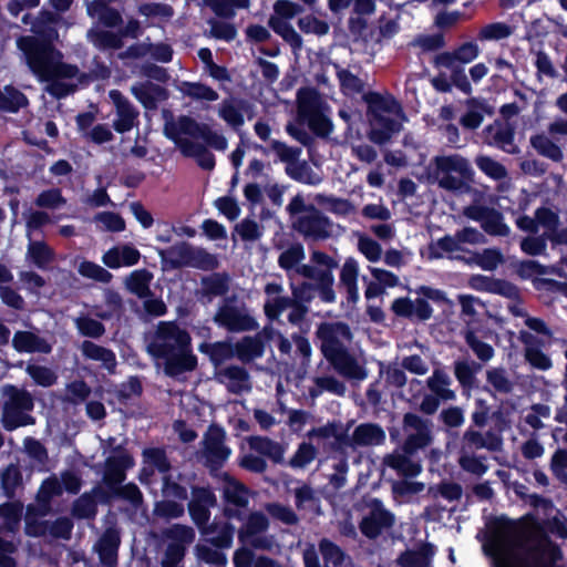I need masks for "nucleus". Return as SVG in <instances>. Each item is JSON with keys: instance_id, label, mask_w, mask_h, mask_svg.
<instances>
[{"instance_id": "052dcab7", "label": "nucleus", "mask_w": 567, "mask_h": 567, "mask_svg": "<svg viewBox=\"0 0 567 567\" xmlns=\"http://www.w3.org/2000/svg\"><path fill=\"white\" fill-rule=\"evenodd\" d=\"M209 6L217 16L231 18L238 9L248 8L249 0H210Z\"/></svg>"}, {"instance_id": "338daca9", "label": "nucleus", "mask_w": 567, "mask_h": 567, "mask_svg": "<svg viewBox=\"0 0 567 567\" xmlns=\"http://www.w3.org/2000/svg\"><path fill=\"white\" fill-rule=\"evenodd\" d=\"M550 417V408L544 404H535L526 411L524 421L534 430L542 429L544 421Z\"/></svg>"}, {"instance_id": "bf43d9fd", "label": "nucleus", "mask_w": 567, "mask_h": 567, "mask_svg": "<svg viewBox=\"0 0 567 567\" xmlns=\"http://www.w3.org/2000/svg\"><path fill=\"white\" fill-rule=\"evenodd\" d=\"M480 47L477 43L470 41L460 45L450 56L449 65L452 66L455 62L467 64L473 62L480 55Z\"/></svg>"}, {"instance_id": "aec40b11", "label": "nucleus", "mask_w": 567, "mask_h": 567, "mask_svg": "<svg viewBox=\"0 0 567 567\" xmlns=\"http://www.w3.org/2000/svg\"><path fill=\"white\" fill-rule=\"evenodd\" d=\"M223 491L226 499L225 514L240 518L248 505L249 494L243 484L227 474L223 475Z\"/></svg>"}, {"instance_id": "49530a36", "label": "nucleus", "mask_w": 567, "mask_h": 567, "mask_svg": "<svg viewBox=\"0 0 567 567\" xmlns=\"http://www.w3.org/2000/svg\"><path fill=\"white\" fill-rule=\"evenodd\" d=\"M384 463L404 476H416L421 472L420 464L411 461L405 454L400 452L386 455Z\"/></svg>"}, {"instance_id": "69168bd1", "label": "nucleus", "mask_w": 567, "mask_h": 567, "mask_svg": "<svg viewBox=\"0 0 567 567\" xmlns=\"http://www.w3.org/2000/svg\"><path fill=\"white\" fill-rule=\"evenodd\" d=\"M317 456L316 447L307 442L301 443L293 456L289 461V465L292 468H305L309 465Z\"/></svg>"}, {"instance_id": "4be33fe9", "label": "nucleus", "mask_w": 567, "mask_h": 567, "mask_svg": "<svg viewBox=\"0 0 567 567\" xmlns=\"http://www.w3.org/2000/svg\"><path fill=\"white\" fill-rule=\"evenodd\" d=\"M109 95L116 110V117L113 122L115 131L118 133L131 131L135 126L138 112L120 91L112 90Z\"/></svg>"}, {"instance_id": "a19ab883", "label": "nucleus", "mask_w": 567, "mask_h": 567, "mask_svg": "<svg viewBox=\"0 0 567 567\" xmlns=\"http://www.w3.org/2000/svg\"><path fill=\"white\" fill-rule=\"evenodd\" d=\"M433 555V547L424 545L417 550L405 551L399 557L398 563L401 567H429Z\"/></svg>"}, {"instance_id": "8fccbe9b", "label": "nucleus", "mask_w": 567, "mask_h": 567, "mask_svg": "<svg viewBox=\"0 0 567 567\" xmlns=\"http://www.w3.org/2000/svg\"><path fill=\"white\" fill-rule=\"evenodd\" d=\"M87 39L100 49H115L121 47V35L102 30L100 24H95L87 31Z\"/></svg>"}, {"instance_id": "7ed1b4c3", "label": "nucleus", "mask_w": 567, "mask_h": 567, "mask_svg": "<svg viewBox=\"0 0 567 567\" xmlns=\"http://www.w3.org/2000/svg\"><path fill=\"white\" fill-rule=\"evenodd\" d=\"M165 135L172 140L183 155L193 157L205 169L215 166L214 155L207 151L210 146L217 151L227 148V140L213 131L207 124H202L188 116L167 120L164 126Z\"/></svg>"}, {"instance_id": "4468645a", "label": "nucleus", "mask_w": 567, "mask_h": 567, "mask_svg": "<svg viewBox=\"0 0 567 567\" xmlns=\"http://www.w3.org/2000/svg\"><path fill=\"white\" fill-rule=\"evenodd\" d=\"M158 254L163 260H168L174 266L208 267L214 262L209 254L187 243L176 244L166 250H159Z\"/></svg>"}, {"instance_id": "c756f323", "label": "nucleus", "mask_w": 567, "mask_h": 567, "mask_svg": "<svg viewBox=\"0 0 567 567\" xmlns=\"http://www.w3.org/2000/svg\"><path fill=\"white\" fill-rule=\"evenodd\" d=\"M465 251L466 248L462 246L457 235L455 234L454 236H445L432 243L429 247V257L442 258L446 256L450 258L461 259L463 258L462 254Z\"/></svg>"}, {"instance_id": "dca6fc26", "label": "nucleus", "mask_w": 567, "mask_h": 567, "mask_svg": "<svg viewBox=\"0 0 567 567\" xmlns=\"http://www.w3.org/2000/svg\"><path fill=\"white\" fill-rule=\"evenodd\" d=\"M403 426L406 434L403 446L405 454H413L431 443L430 421L423 420L416 414L408 413L404 415Z\"/></svg>"}, {"instance_id": "39448f33", "label": "nucleus", "mask_w": 567, "mask_h": 567, "mask_svg": "<svg viewBox=\"0 0 567 567\" xmlns=\"http://www.w3.org/2000/svg\"><path fill=\"white\" fill-rule=\"evenodd\" d=\"M146 348L152 357L163 360L168 375H177L196 367L190 336L173 321H161L155 331L148 334Z\"/></svg>"}, {"instance_id": "603ef678", "label": "nucleus", "mask_w": 567, "mask_h": 567, "mask_svg": "<svg viewBox=\"0 0 567 567\" xmlns=\"http://www.w3.org/2000/svg\"><path fill=\"white\" fill-rule=\"evenodd\" d=\"M179 91L184 95L197 101L213 102L218 99L216 91L202 83L184 82L181 84Z\"/></svg>"}, {"instance_id": "4c0bfd02", "label": "nucleus", "mask_w": 567, "mask_h": 567, "mask_svg": "<svg viewBox=\"0 0 567 567\" xmlns=\"http://www.w3.org/2000/svg\"><path fill=\"white\" fill-rule=\"evenodd\" d=\"M247 443L251 451L266 455L274 462L279 463L284 460L285 450L282 446L267 437L252 436L248 439Z\"/></svg>"}, {"instance_id": "f03ea898", "label": "nucleus", "mask_w": 567, "mask_h": 567, "mask_svg": "<svg viewBox=\"0 0 567 567\" xmlns=\"http://www.w3.org/2000/svg\"><path fill=\"white\" fill-rule=\"evenodd\" d=\"M55 14L42 11L31 25L34 35L20 37L17 47L32 74L48 83L47 91L60 99L74 91L80 78L79 70L63 63L62 54L51 45L58 38Z\"/></svg>"}, {"instance_id": "9b49d317", "label": "nucleus", "mask_w": 567, "mask_h": 567, "mask_svg": "<svg viewBox=\"0 0 567 567\" xmlns=\"http://www.w3.org/2000/svg\"><path fill=\"white\" fill-rule=\"evenodd\" d=\"M312 260L322 266V268H313L310 266H301L297 271L303 277L315 280L319 296L324 302H333L336 293L332 289L333 275L330 270L332 260L324 254L315 251Z\"/></svg>"}, {"instance_id": "a18cd8bd", "label": "nucleus", "mask_w": 567, "mask_h": 567, "mask_svg": "<svg viewBox=\"0 0 567 567\" xmlns=\"http://www.w3.org/2000/svg\"><path fill=\"white\" fill-rule=\"evenodd\" d=\"M522 339L526 344L525 358L527 362L538 370L545 371L550 369L553 365L550 358L533 344V337L523 332Z\"/></svg>"}, {"instance_id": "680f3d73", "label": "nucleus", "mask_w": 567, "mask_h": 567, "mask_svg": "<svg viewBox=\"0 0 567 567\" xmlns=\"http://www.w3.org/2000/svg\"><path fill=\"white\" fill-rule=\"evenodd\" d=\"M227 289L228 280L225 276L214 274L202 280V292L208 297L221 296Z\"/></svg>"}, {"instance_id": "6e6d98bb", "label": "nucleus", "mask_w": 567, "mask_h": 567, "mask_svg": "<svg viewBox=\"0 0 567 567\" xmlns=\"http://www.w3.org/2000/svg\"><path fill=\"white\" fill-rule=\"evenodd\" d=\"M264 346L258 338L245 337L236 344V354L243 361H250L261 357Z\"/></svg>"}, {"instance_id": "0eeeda50", "label": "nucleus", "mask_w": 567, "mask_h": 567, "mask_svg": "<svg viewBox=\"0 0 567 567\" xmlns=\"http://www.w3.org/2000/svg\"><path fill=\"white\" fill-rule=\"evenodd\" d=\"M516 226L523 231L537 234L539 236H527L520 241V249L529 256H542L546 254L547 240L551 238L558 226V216L549 208L542 207L535 212V217L522 215L516 218Z\"/></svg>"}, {"instance_id": "5701e85b", "label": "nucleus", "mask_w": 567, "mask_h": 567, "mask_svg": "<svg viewBox=\"0 0 567 567\" xmlns=\"http://www.w3.org/2000/svg\"><path fill=\"white\" fill-rule=\"evenodd\" d=\"M393 522L394 516L380 502L374 501L370 514L362 519L360 528L365 536L373 538L383 529L391 527Z\"/></svg>"}, {"instance_id": "c03bdc74", "label": "nucleus", "mask_w": 567, "mask_h": 567, "mask_svg": "<svg viewBox=\"0 0 567 567\" xmlns=\"http://www.w3.org/2000/svg\"><path fill=\"white\" fill-rule=\"evenodd\" d=\"M83 354L91 360L99 361L109 371H113L116 365L115 354L103 347H100L91 341L82 343Z\"/></svg>"}, {"instance_id": "2eb2a0df", "label": "nucleus", "mask_w": 567, "mask_h": 567, "mask_svg": "<svg viewBox=\"0 0 567 567\" xmlns=\"http://www.w3.org/2000/svg\"><path fill=\"white\" fill-rule=\"evenodd\" d=\"M340 117L347 123V142L351 144L352 153L362 162L372 163L377 158L375 150L367 144L355 145L354 142L361 138L360 124L362 114L360 112L342 109L339 111Z\"/></svg>"}, {"instance_id": "f704fd0d", "label": "nucleus", "mask_w": 567, "mask_h": 567, "mask_svg": "<svg viewBox=\"0 0 567 567\" xmlns=\"http://www.w3.org/2000/svg\"><path fill=\"white\" fill-rule=\"evenodd\" d=\"M436 174H457L464 177L468 174V162L460 155L437 156L434 159Z\"/></svg>"}, {"instance_id": "3c124183", "label": "nucleus", "mask_w": 567, "mask_h": 567, "mask_svg": "<svg viewBox=\"0 0 567 567\" xmlns=\"http://www.w3.org/2000/svg\"><path fill=\"white\" fill-rule=\"evenodd\" d=\"M27 258L38 268H45L53 259V251L42 241H32L30 239Z\"/></svg>"}, {"instance_id": "72a5a7b5", "label": "nucleus", "mask_w": 567, "mask_h": 567, "mask_svg": "<svg viewBox=\"0 0 567 567\" xmlns=\"http://www.w3.org/2000/svg\"><path fill=\"white\" fill-rule=\"evenodd\" d=\"M358 275L359 265L357 260L353 258L347 259L341 269L340 281L347 289L348 301L352 303L359 300Z\"/></svg>"}, {"instance_id": "2f4dec72", "label": "nucleus", "mask_w": 567, "mask_h": 567, "mask_svg": "<svg viewBox=\"0 0 567 567\" xmlns=\"http://www.w3.org/2000/svg\"><path fill=\"white\" fill-rule=\"evenodd\" d=\"M12 342L13 347L19 352L49 353L52 349L51 344L45 339L29 331L17 332Z\"/></svg>"}, {"instance_id": "7c9ffc66", "label": "nucleus", "mask_w": 567, "mask_h": 567, "mask_svg": "<svg viewBox=\"0 0 567 567\" xmlns=\"http://www.w3.org/2000/svg\"><path fill=\"white\" fill-rule=\"evenodd\" d=\"M86 12L92 19H96L99 23L113 28L121 22V14L117 10L110 8L106 0H93L86 3Z\"/></svg>"}, {"instance_id": "f8f14e48", "label": "nucleus", "mask_w": 567, "mask_h": 567, "mask_svg": "<svg viewBox=\"0 0 567 567\" xmlns=\"http://www.w3.org/2000/svg\"><path fill=\"white\" fill-rule=\"evenodd\" d=\"M317 337L323 355L329 359L347 350L352 339L349 327L342 322H326L319 326Z\"/></svg>"}, {"instance_id": "b1692460", "label": "nucleus", "mask_w": 567, "mask_h": 567, "mask_svg": "<svg viewBox=\"0 0 567 567\" xmlns=\"http://www.w3.org/2000/svg\"><path fill=\"white\" fill-rule=\"evenodd\" d=\"M141 252L132 245H118L110 248L102 257L103 264L111 268L131 267L138 262Z\"/></svg>"}, {"instance_id": "5fc2aeb1", "label": "nucleus", "mask_w": 567, "mask_h": 567, "mask_svg": "<svg viewBox=\"0 0 567 567\" xmlns=\"http://www.w3.org/2000/svg\"><path fill=\"white\" fill-rule=\"evenodd\" d=\"M27 97L12 86L0 90V109L8 112H17L27 105Z\"/></svg>"}, {"instance_id": "c85d7f7f", "label": "nucleus", "mask_w": 567, "mask_h": 567, "mask_svg": "<svg viewBox=\"0 0 567 567\" xmlns=\"http://www.w3.org/2000/svg\"><path fill=\"white\" fill-rule=\"evenodd\" d=\"M268 527V520L261 513L251 514L239 533V539L246 545L262 547V542L257 535Z\"/></svg>"}, {"instance_id": "c9c22d12", "label": "nucleus", "mask_w": 567, "mask_h": 567, "mask_svg": "<svg viewBox=\"0 0 567 567\" xmlns=\"http://www.w3.org/2000/svg\"><path fill=\"white\" fill-rule=\"evenodd\" d=\"M132 94L145 106L152 109L156 102L164 99V90L152 82H142L134 84L131 89Z\"/></svg>"}, {"instance_id": "f3484780", "label": "nucleus", "mask_w": 567, "mask_h": 567, "mask_svg": "<svg viewBox=\"0 0 567 567\" xmlns=\"http://www.w3.org/2000/svg\"><path fill=\"white\" fill-rule=\"evenodd\" d=\"M215 321L229 331L255 330L258 324L244 307L226 302L215 315Z\"/></svg>"}, {"instance_id": "79ce46f5", "label": "nucleus", "mask_w": 567, "mask_h": 567, "mask_svg": "<svg viewBox=\"0 0 567 567\" xmlns=\"http://www.w3.org/2000/svg\"><path fill=\"white\" fill-rule=\"evenodd\" d=\"M153 275L146 269H137L132 271L125 278V286L127 290L140 298L147 297L150 293V284Z\"/></svg>"}, {"instance_id": "6e6552de", "label": "nucleus", "mask_w": 567, "mask_h": 567, "mask_svg": "<svg viewBox=\"0 0 567 567\" xmlns=\"http://www.w3.org/2000/svg\"><path fill=\"white\" fill-rule=\"evenodd\" d=\"M298 114L316 134L326 136L331 133L330 107L317 91L302 89L298 92Z\"/></svg>"}, {"instance_id": "473e14b6", "label": "nucleus", "mask_w": 567, "mask_h": 567, "mask_svg": "<svg viewBox=\"0 0 567 567\" xmlns=\"http://www.w3.org/2000/svg\"><path fill=\"white\" fill-rule=\"evenodd\" d=\"M385 440L384 431L374 424H361L351 436L352 446L380 445Z\"/></svg>"}, {"instance_id": "423d86ee", "label": "nucleus", "mask_w": 567, "mask_h": 567, "mask_svg": "<svg viewBox=\"0 0 567 567\" xmlns=\"http://www.w3.org/2000/svg\"><path fill=\"white\" fill-rule=\"evenodd\" d=\"M363 97L368 104L369 138L375 144H384L402 127L404 115L401 106L391 96L368 93Z\"/></svg>"}, {"instance_id": "de8ad7c7", "label": "nucleus", "mask_w": 567, "mask_h": 567, "mask_svg": "<svg viewBox=\"0 0 567 567\" xmlns=\"http://www.w3.org/2000/svg\"><path fill=\"white\" fill-rule=\"evenodd\" d=\"M219 116L230 126L238 127L244 124L243 103L235 99L225 100L219 105Z\"/></svg>"}, {"instance_id": "1a4fd4ad", "label": "nucleus", "mask_w": 567, "mask_h": 567, "mask_svg": "<svg viewBox=\"0 0 567 567\" xmlns=\"http://www.w3.org/2000/svg\"><path fill=\"white\" fill-rule=\"evenodd\" d=\"M2 394L6 398L2 414L6 429L13 430L32 423L28 413L33 408V399L27 391L13 385H6L2 388Z\"/></svg>"}, {"instance_id": "774afa93", "label": "nucleus", "mask_w": 567, "mask_h": 567, "mask_svg": "<svg viewBox=\"0 0 567 567\" xmlns=\"http://www.w3.org/2000/svg\"><path fill=\"white\" fill-rule=\"evenodd\" d=\"M512 33L513 29L509 25L503 22H495L483 27L478 33V38L486 41H497L508 38Z\"/></svg>"}, {"instance_id": "864d4df0", "label": "nucleus", "mask_w": 567, "mask_h": 567, "mask_svg": "<svg viewBox=\"0 0 567 567\" xmlns=\"http://www.w3.org/2000/svg\"><path fill=\"white\" fill-rule=\"evenodd\" d=\"M465 449H487L497 450L501 441L497 436L487 434L483 435L478 432L468 431L464 435Z\"/></svg>"}, {"instance_id": "37998d69", "label": "nucleus", "mask_w": 567, "mask_h": 567, "mask_svg": "<svg viewBox=\"0 0 567 567\" xmlns=\"http://www.w3.org/2000/svg\"><path fill=\"white\" fill-rule=\"evenodd\" d=\"M537 511L544 509L547 516V524L559 537H567V519L560 515L559 512L553 506V504L546 499H540L536 504Z\"/></svg>"}, {"instance_id": "a211bd4d", "label": "nucleus", "mask_w": 567, "mask_h": 567, "mask_svg": "<svg viewBox=\"0 0 567 567\" xmlns=\"http://www.w3.org/2000/svg\"><path fill=\"white\" fill-rule=\"evenodd\" d=\"M225 432L212 426L205 434L202 455L210 468H216L225 463L230 456V449L225 444Z\"/></svg>"}, {"instance_id": "ddd939ff", "label": "nucleus", "mask_w": 567, "mask_h": 567, "mask_svg": "<svg viewBox=\"0 0 567 567\" xmlns=\"http://www.w3.org/2000/svg\"><path fill=\"white\" fill-rule=\"evenodd\" d=\"M463 213L470 219L478 221L489 235L507 236L511 233V228L504 223L502 214L494 208L486 207L481 200L465 207Z\"/></svg>"}, {"instance_id": "6ab92c4d", "label": "nucleus", "mask_w": 567, "mask_h": 567, "mask_svg": "<svg viewBox=\"0 0 567 567\" xmlns=\"http://www.w3.org/2000/svg\"><path fill=\"white\" fill-rule=\"evenodd\" d=\"M144 460L145 463L150 466H154L158 470L161 474H163V494L165 497H174L179 501H185L187 498V492L184 487L178 484L171 482V477L166 475V472L169 468V464L166 460V456L162 450L158 449H150L144 451Z\"/></svg>"}, {"instance_id": "09e8293b", "label": "nucleus", "mask_w": 567, "mask_h": 567, "mask_svg": "<svg viewBox=\"0 0 567 567\" xmlns=\"http://www.w3.org/2000/svg\"><path fill=\"white\" fill-rule=\"evenodd\" d=\"M319 549L324 560V567L350 566V560L344 556L343 551L331 542L322 539L319 544Z\"/></svg>"}, {"instance_id": "58836bf2", "label": "nucleus", "mask_w": 567, "mask_h": 567, "mask_svg": "<svg viewBox=\"0 0 567 567\" xmlns=\"http://www.w3.org/2000/svg\"><path fill=\"white\" fill-rule=\"evenodd\" d=\"M132 465V458L124 453H121L117 457L109 458L104 473L105 482L110 485L121 483L124 480V468L131 467Z\"/></svg>"}, {"instance_id": "f257e3e1", "label": "nucleus", "mask_w": 567, "mask_h": 567, "mask_svg": "<svg viewBox=\"0 0 567 567\" xmlns=\"http://www.w3.org/2000/svg\"><path fill=\"white\" fill-rule=\"evenodd\" d=\"M483 543L494 567H554L559 549L536 527L498 517Z\"/></svg>"}, {"instance_id": "13d9d810", "label": "nucleus", "mask_w": 567, "mask_h": 567, "mask_svg": "<svg viewBox=\"0 0 567 567\" xmlns=\"http://www.w3.org/2000/svg\"><path fill=\"white\" fill-rule=\"evenodd\" d=\"M503 260V255L497 249H485L481 254H475L468 259L470 262L476 264L486 271L496 269Z\"/></svg>"}, {"instance_id": "393cba45", "label": "nucleus", "mask_w": 567, "mask_h": 567, "mask_svg": "<svg viewBox=\"0 0 567 567\" xmlns=\"http://www.w3.org/2000/svg\"><path fill=\"white\" fill-rule=\"evenodd\" d=\"M217 380L227 386L233 393L247 392L251 388L250 379L245 369L240 367H227L216 373Z\"/></svg>"}, {"instance_id": "0e129e2a", "label": "nucleus", "mask_w": 567, "mask_h": 567, "mask_svg": "<svg viewBox=\"0 0 567 567\" xmlns=\"http://www.w3.org/2000/svg\"><path fill=\"white\" fill-rule=\"evenodd\" d=\"M93 220L96 224V227L101 230L122 231L125 229L124 219L112 212L99 213L94 216Z\"/></svg>"}, {"instance_id": "4d7b16f0", "label": "nucleus", "mask_w": 567, "mask_h": 567, "mask_svg": "<svg viewBox=\"0 0 567 567\" xmlns=\"http://www.w3.org/2000/svg\"><path fill=\"white\" fill-rule=\"evenodd\" d=\"M532 146L543 156L553 161H560L563 153L560 148L546 135L537 134L530 138Z\"/></svg>"}, {"instance_id": "9d476101", "label": "nucleus", "mask_w": 567, "mask_h": 567, "mask_svg": "<svg viewBox=\"0 0 567 567\" xmlns=\"http://www.w3.org/2000/svg\"><path fill=\"white\" fill-rule=\"evenodd\" d=\"M22 505L20 503H8L0 506V535L13 533L20 525ZM16 546L0 536V566L14 567L16 560L12 555Z\"/></svg>"}, {"instance_id": "412c9836", "label": "nucleus", "mask_w": 567, "mask_h": 567, "mask_svg": "<svg viewBox=\"0 0 567 567\" xmlns=\"http://www.w3.org/2000/svg\"><path fill=\"white\" fill-rule=\"evenodd\" d=\"M293 227L303 236L315 239L324 238L331 231L329 220L313 208H309L306 214L298 216L293 220Z\"/></svg>"}, {"instance_id": "e2e57ef3", "label": "nucleus", "mask_w": 567, "mask_h": 567, "mask_svg": "<svg viewBox=\"0 0 567 567\" xmlns=\"http://www.w3.org/2000/svg\"><path fill=\"white\" fill-rule=\"evenodd\" d=\"M78 271L81 276L93 279L99 282H110L112 279V274L100 265L83 260L80 262Z\"/></svg>"}, {"instance_id": "e433bc0d", "label": "nucleus", "mask_w": 567, "mask_h": 567, "mask_svg": "<svg viewBox=\"0 0 567 567\" xmlns=\"http://www.w3.org/2000/svg\"><path fill=\"white\" fill-rule=\"evenodd\" d=\"M118 544L120 537L116 530L107 529L103 534L96 545L100 558L103 564L112 566L115 563Z\"/></svg>"}, {"instance_id": "cd10ccee", "label": "nucleus", "mask_w": 567, "mask_h": 567, "mask_svg": "<svg viewBox=\"0 0 567 567\" xmlns=\"http://www.w3.org/2000/svg\"><path fill=\"white\" fill-rule=\"evenodd\" d=\"M486 140L507 153H516L514 144V132L507 123H494L486 130Z\"/></svg>"}, {"instance_id": "bb28decb", "label": "nucleus", "mask_w": 567, "mask_h": 567, "mask_svg": "<svg viewBox=\"0 0 567 567\" xmlns=\"http://www.w3.org/2000/svg\"><path fill=\"white\" fill-rule=\"evenodd\" d=\"M327 360L330 361L333 368L343 377L355 380H363L367 378L364 368L353 357H351L347 350L341 351Z\"/></svg>"}, {"instance_id": "a878e982", "label": "nucleus", "mask_w": 567, "mask_h": 567, "mask_svg": "<svg viewBox=\"0 0 567 567\" xmlns=\"http://www.w3.org/2000/svg\"><path fill=\"white\" fill-rule=\"evenodd\" d=\"M282 290V286L276 282L268 284L265 288L267 297L264 307L265 313L271 320L278 319L293 303L292 300L281 295Z\"/></svg>"}, {"instance_id": "20e7f679", "label": "nucleus", "mask_w": 567, "mask_h": 567, "mask_svg": "<svg viewBox=\"0 0 567 567\" xmlns=\"http://www.w3.org/2000/svg\"><path fill=\"white\" fill-rule=\"evenodd\" d=\"M81 487L79 476L73 472H64L61 480L56 476L47 478L37 495L35 505H30L25 515V533L30 536L50 535L58 538H69L73 524L69 518H59L53 524L40 522L50 512V501L53 496L62 494L63 491L78 493Z\"/></svg>"}, {"instance_id": "ea45409f", "label": "nucleus", "mask_w": 567, "mask_h": 567, "mask_svg": "<svg viewBox=\"0 0 567 567\" xmlns=\"http://www.w3.org/2000/svg\"><path fill=\"white\" fill-rule=\"evenodd\" d=\"M431 392L443 401L454 400L455 393L450 389L451 378L442 370H434L426 381Z\"/></svg>"}]
</instances>
